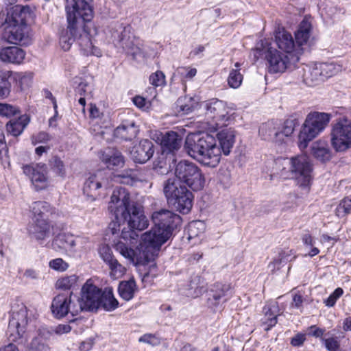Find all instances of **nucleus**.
<instances>
[{
	"label": "nucleus",
	"mask_w": 351,
	"mask_h": 351,
	"mask_svg": "<svg viewBox=\"0 0 351 351\" xmlns=\"http://www.w3.org/2000/svg\"><path fill=\"white\" fill-rule=\"evenodd\" d=\"M45 333H49L45 330H39L38 336L35 337L31 341L29 347V351H50V348L46 343Z\"/></svg>",
	"instance_id": "ea45409f"
},
{
	"label": "nucleus",
	"mask_w": 351,
	"mask_h": 351,
	"mask_svg": "<svg viewBox=\"0 0 351 351\" xmlns=\"http://www.w3.org/2000/svg\"><path fill=\"white\" fill-rule=\"evenodd\" d=\"M29 121L30 117L27 114L21 115L17 119H12L6 125L7 131L11 135L18 136L22 134Z\"/></svg>",
	"instance_id": "473e14b6"
},
{
	"label": "nucleus",
	"mask_w": 351,
	"mask_h": 351,
	"mask_svg": "<svg viewBox=\"0 0 351 351\" xmlns=\"http://www.w3.org/2000/svg\"><path fill=\"white\" fill-rule=\"evenodd\" d=\"M11 84L6 73L0 71V99L6 98L10 93Z\"/></svg>",
	"instance_id": "5fc2aeb1"
},
{
	"label": "nucleus",
	"mask_w": 351,
	"mask_h": 351,
	"mask_svg": "<svg viewBox=\"0 0 351 351\" xmlns=\"http://www.w3.org/2000/svg\"><path fill=\"white\" fill-rule=\"evenodd\" d=\"M32 144L37 145L38 143H46L51 140L50 135L45 132H39L32 136Z\"/></svg>",
	"instance_id": "69168bd1"
},
{
	"label": "nucleus",
	"mask_w": 351,
	"mask_h": 351,
	"mask_svg": "<svg viewBox=\"0 0 351 351\" xmlns=\"http://www.w3.org/2000/svg\"><path fill=\"white\" fill-rule=\"evenodd\" d=\"M138 132V126L134 119L128 118L123 119L121 125L114 130V135L117 138L132 141L136 137Z\"/></svg>",
	"instance_id": "a878e982"
},
{
	"label": "nucleus",
	"mask_w": 351,
	"mask_h": 351,
	"mask_svg": "<svg viewBox=\"0 0 351 351\" xmlns=\"http://www.w3.org/2000/svg\"><path fill=\"white\" fill-rule=\"evenodd\" d=\"M50 165L53 171L61 177L66 175V169L62 160L58 157H53L50 161Z\"/></svg>",
	"instance_id": "6e6d98bb"
},
{
	"label": "nucleus",
	"mask_w": 351,
	"mask_h": 351,
	"mask_svg": "<svg viewBox=\"0 0 351 351\" xmlns=\"http://www.w3.org/2000/svg\"><path fill=\"white\" fill-rule=\"evenodd\" d=\"M38 314L33 309L27 308L23 303L12 306L8 328L9 339L18 343H25L36 326Z\"/></svg>",
	"instance_id": "f03ea898"
},
{
	"label": "nucleus",
	"mask_w": 351,
	"mask_h": 351,
	"mask_svg": "<svg viewBox=\"0 0 351 351\" xmlns=\"http://www.w3.org/2000/svg\"><path fill=\"white\" fill-rule=\"evenodd\" d=\"M121 222H126L128 225V229L123 228L121 230V238L128 241L130 245L137 242L138 235L136 230L142 231L149 226V221L144 214L143 207L134 203L123 219H120Z\"/></svg>",
	"instance_id": "423d86ee"
},
{
	"label": "nucleus",
	"mask_w": 351,
	"mask_h": 351,
	"mask_svg": "<svg viewBox=\"0 0 351 351\" xmlns=\"http://www.w3.org/2000/svg\"><path fill=\"white\" fill-rule=\"evenodd\" d=\"M163 191L168 203L177 211L182 214L189 213L193 195L186 186L180 184L176 178H169L164 184Z\"/></svg>",
	"instance_id": "39448f33"
},
{
	"label": "nucleus",
	"mask_w": 351,
	"mask_h": 351,
	"mask_svg": "<svg viewBox=\"0 0 351 351\" xmlns=\"http://www.w3.org/2000/svg\"><path fill=\"white\" fill-rule=\"evenodd\" d=\"M101 289L89 280L82 288L81 298H77V303L81 307V312L93 311L99 308Z\"/></svg>",
	"instance_id": "f3484780"
},
{
	"label": "nucleus",
	"mask_w": 351,
	"mask_h": 351,
	"mask_svg": "<svg viewBox=\"0 0 351 351\" xmlns=\"http://www.w3.org/2000/svg\"><path fill=\"white\" fill-rule=\"evenodd\" d=\"M154 152L153 143L149 140L143 139L133 147L130 154L135 162L145 163L152 157Z\"/></svg>",
	"instance_id": "b1692460"
},
{
	"label": "nucleus",
	"mask_w": 351,
	"mask_h": 351,
	"mask_svg": "<svg viewBox=\"0 0 351 351\" xmlns=\"http://www.w3.org/2000/svg\"><path fill=\"white\" fill-rule=\"evenodd\" d=\"M73 3L65 7L68 29L60 38V45L64 51L70 49L75 40L74 34L78 25L90 21L93 15L92 6L85 0H73Z\"/></svg>",
	"instance_id": "7ed1b4c3"
},
{
	"label": "nucleus",
	"mask_w": 351,
	"mask_h": 351,
	"mask_svg": "<svg viewBox=\"0 0 351 351\" xmlns=\"http://www.w3.org/2000/svg\"><path fill=\"white\" fill-rule=\"evenodd\" d=\"M303 81L309 86H315L324 80L319 63L306 65L302 69Z\"/></svg>",
	"instance_id": "cd10ccee"
},
{
	"label": "nucleus",
	"mask_w": 351,
	"mask_h": 351,
	"mask_svg": "<svg viewBox=\"0 0 351 351\" xmlns=\"http://www.w3.org/2000/svg\"><path fill=\"white\" fill-rule=\"evenodd\" d=\"M112 36L114 38V41H117L115 45L134 58L141 53L142 40L133 34L131 26L121 27L117 32L113 33Z\"/></svg>",
	"instance_id": "2eb2a0df"
},
{
	"label": "nucleus",
	"mask_w": 351,
	"mask_h": 351,
	"mask_svg": "<svg viewBox=\"0 0 351 351\" xmlns=\"http://www.w3.org/2000/svg\"><path fill=\"white\" fill-rule=\"evenodd\" d=\"M19 112L17 106L8 104L0 103V116L12 117Z\"/></svg>",
	"instance_id": "13d9d810"
},
{
	"label": "nucleus",
	"mask_w": 351,
	"mask_h": 351,
	"mask_svg": "<svg viewBox=\"0 0 351 351\" xmlns=\"http://www.w3.org/2000/svg\"><path fill=\"white\" fill-rule=\"evenodd\" d=\"M149 81L154 87L161 86L165 84V75L161 71H157L150 75Z\"/></svg>",
	"instance_id": "bf43d9fd"
},
{
	"label": "nucleus",
	"mask_w": 351,
	"mask_h": 351,
	"mask_svg": "<svg viewBox=\"0 0 351 351\" xmlns=\"http://www.w3.org/2000/svg\"><path fill=\"white\" fill-rule=\"evenodd\" d=\"M332 116L329 113L313 112L309 113L298 136V147L306 149L308 143L322 132L330 122Z\"/></svg>",
	"instance_id": "20e7f679"
},
{
	"label": "nucleus",
	"mask_w": 351,
	"mask_h": 351,
	"mask_svg": "<svg viewBox=\"0 0 351 351\" xmlns=\"http://www.w3.org/2000/svg\"><path fill=\"white\" fill-rule=\"evenodd\" d=\"M206 224L202 221H193L187 227L188 239L192 240L200 237L204 233Z\"/></svg>",
	"instance_id": "a18cd8bd"
},
{
	"label": "nucleus",
	"mask_w": 351,
	"mask_h": 351,
	"mask_svg": "<svg viewBox=\"0 0 351 351\" xmlns=\"http://www.w3.org/2000/svg\"><path fill=\"white\" fill-rule=\"evenodd\" d=\"M100 158L108 169L121 168L125 164L122 154L112 148H107L101 152Z\"/></svg>",
	"instance_id": "bb28decb"
},
{
	"label": "nucleus",
	"mask_w": 351,
	"mask_h": 351,
	"mask_svg": "<svg viewBox=\"0 0 351 351\" xmlns=\"http://www.w3.org/2000/svg\"><path fill=\"white\" fill-rule=\"evenodd\" d=\"M134 104L138 108L147 110L150 108L151 102L145 97L137 95L133 98Z\"/></svg>",
	"instance_id": "774afa93"
},
{
	"label": "nucleus",
	"mask_w": 351,
	"mask_h": 351,
	"mask_svg": "<svg viewBox=\"0 0 351 351\" xmlns=\"http://www.w3.org/2000/svg\"><path fill=\"white\" fill-rule=\"evenodd\" d=\"M99 253L102 260L106 264L109 263L110 262L115 259L114 256L112 255V250L108 245H101L99 247Z\"/></svg>",
	"instance_id": "0e129e2a"
},
{
	"label": "nucleus",
	"mask_w": 351,
	"mask_h": 351,
	"mask_svg": "<svg viewBox=\"0 0 351 351\" xmlns=\"http://www.w3.org/2000/svg\"><path fill=\"white\" fill-rule=\"evenodd\" d=\"M336 215L343 217L351 213V195L342 199L335 209Z\"/></svg>",
	"instance_id": "3c124183"
},
{
	"label": "nucleus",
	"mask_w": 351,
	"mask_h": 351,
	"mask_svg": "<svg viewBox=\"0 0 351 351\" xmlns=\"http://www.w3.org/2000/svg\"><path fill=\"white\" fill-rule=\"evenodd\" d=\"M110 269V276L114 279L122 277L125 272V268L115 258L112 261L107 264Z\"/></svg>",
	"instance_id": "603ef678"
},
{
	"label": "nucleus",
	"mask_w": 351,
	"mask_h": 351,
	"mask_svg": "<svg viewBox=\"0 0 351 351\" xmlns=\"http://www.w3.org/2000/svg\"><path fill=\"white\" fill-rule=\"evenodd\" d=\"M330 143L337 152H343L351 147V120L339 118L332 125Z\"/></svg>",
	"instance_id": "ddd939ff"
},
{
	"label": "nucleus",
	"mask_w": 351,
	"mask_h": 351,
	"mask_svg": "<svg viewBox=\"0 0 351 351\" xmlns=\"http://www.w3.org/2000/svg\"><path fill=\"white\" fill-rule=\"evenodd\" d=\"M343 293V290L341 288L338 287L328 296L327 299L324 301V303L328 307H332Z\"/></svg>",
	"instance_id": "e2e57ef3"
},
{
	"label": "nucleus",
	"mask_w": 351,
	"mask_h": 351,
	"mask_svg": "<svg viewBox=\"0 0 351 351\" xmlns=\"http://www.w3.org/2000/svg\"><path fill=\"white\" fill-rule=\"evenodd\" d=\"M11 16L13 21L27 25L34 18V12L28 5H16L11 8Z\"/></svg>",
	"instance_id": "2f4dec72"
},
{
	"label": "nucleus",
	"mask_w": 351,
	"mask_h": 351,
	"mask_svg": "<svg viewBox=\"0 0 351 351\" xmlns=\"http://www.w3.org/2000/svg\"><path fill=\"white\" fill-rule=\"evenodd\" d=\"M78 45L82 53L85 56H95L97 57L101 56V50L94 46L89 34L84 32L78 38Z\"/></svg>",
	"instance_id": "f704fd0d"
},
{
	"label": "nucleus",
	"mask_w": 351,
	"mask_h": 351,
	"mask_svg": "<svg viewBox=\"0 0 351 351\" xmlns=\"http://www.w3.org/2000/svg\"><path fill=\"white\" fill-rule=\"evenodd\" d=\"M138 291L136 281L134 278L119 282L118 292L119 296L125 301L131 300Z\"/></svg>",
	"instance_id": "c9c22d12"
},
{
	"label": "nucleus",
	"mask_w": 351,
	"mask_h": 351,
	"mask_svg": "<svg viewBox=\"0 0 351 351\" xmlns=\"http://www.w3.org/2000/svg\"><path fill=\"white\" fill-rule=\"evenodd\" d=\"M130 194L123 187H118L114 189L110 200L108 202V211L114 217L116 221L110 224L112 233L115 234L120 231V219L130 210Z\"/></svg>",
	"instance_id": "6e6552de"
},
{
	"label": "nucleus",
	"mask_w": 351,
	"mask_h": 351,
	"mask_svg": "<svg viewBox=\"0 0 351 351\" xmlns=\"http://www.w3.org/2000/svg\"><path fill=\"white\" fill-rule=\"evenodd\" d=\"M111 186L109 176L104 171L90 173L83 185V194L91 202L97 199L101 193Z\"/></svg>",
	"instance_id": "4468645a"
},
{
	"label": "nucleus",
	"mask_w": 351,
	"mask_h": 351,
	"mask_svg": "<svg viewBox=\"0 0 351 351\" xmlns=\"http://www.w3.org/2000/svg\"><path fill=\"white\" fill-rule=\"evenodd\" d=\"M275 40L278 48L285 54L291 57V61L298 62L299 56L302 53V47L298 46L291 34L284 29L276 32Z\"/></svg>",
	"instance_id": "a211bd4d"
},
{
	"label": "nucleus",
	"mask_w": 351,
	"mask_h": 351,
	"mask_svg": "<svg viewBox=\"0 0 351 351\" xmlns=\"http://www.w3.org/2000/svg\"><path fill=\"white\" fill-rule=\"evenodd\" d=\"M311 154L317 160L325 162L328 161L332 156L327 141L318 140L313 143L311 147Z\"/></svg>",
	"instance_id": "7c9ffc66"
},
{
	"label": "nucleus",
	"mask_w": 351,
	"mask_h": 351,
	"mask_svg": "<svg viewBox=\"0 0 351 351\" xmlns=\"http://www.w3.org/2000/svg\"><path fill=\"white\" fill-rule=\"evenodd\" d=\"M99 302H101L99 303V308L102 307L107 311H114L119 305V302L114 298L112 291H108L103 293L101 292Z\"/></svg>",
	"instance_id": "79ce46f5"
},
{
	"label": "nucleus",
	"mask_w": 351,
	"mask_h": 351,
	"mask_svg": "<svg viewBox=\"0 0 351 351\" xmlns=\"http://www.w3.org/2000/svg\"><path fill=\"white\" fill-rule=\"evenodd\" d=\"M217 137L221 152L226 156L229 155L235 143L234 130L232 128H223L217 134Z\"/></svg>",
	"instance_id": "c85d7f7f"
},
{
	"label": "nucleus",
	"mask_w": 351,
	"mask_h": 351,
	"mask_svg": "<svg viewBox=\"0 0 351 351\" xmlns=\"http://www.w3.org/2000/svg\"><path fill=\"white\" fill-rule=\"evenodd\" d=\"M29 237L43 244L51 236V225L49 220H32L27 228Z\"/></svg>",
	"instance_id": "5701e85b"
},
{
	"label": "nucleus",
	"mask_w": 351,
	"mask_h": 351,
	"mask_svg": "<svg viewBox=\"0 0 351 351\" xmlns=\"http://www.w3.org/2000/svg\"><path fill=\"white\" fill-rule=\"evenodd\" d=\"M171 237L169 232L154 226L149 230L141 236L139 250L147 261L154 259L158 254L162 245Z\"/></svg>",
	"instance_id": "0eeeda50"
},
{
	"label": "nucleus",
	"mask_w": 351,
	"mask_h": 351,
	"mask_svg": "<svg viewBox=\"0 0 351 351\" xmlns=\"http://www.w3.org/2000/svg\"><path fill=\"white\" fill-rule=\"evenodd\" d=\"M89 238L85 236H76L73 240V250L82 251L88 247Z\"/></svg>",
	"instance_id": "4d7b16f0"
},
{
	"label": "nucleus",
	"mask_w": 351,
	"mask_h": 351,
	"mask_svg": "<svg viewBox=\"0 0 351 351\" xmlns=\"http://www.w3.org/2000/svg\"><path fill=\"white\" fill-rule=\"evenodd\" d=\"M74 236L68 232H60L58 234L53 240V244L60 248L73 249Z\"/></svg>",
	"instance_id": "c03bdc74"
},
{
	"label": "nucleus",
	"mask_w": 351,
	"mask_h": 351,
	"mask_svg": "<svg viewBox=\"0 0 351 351\" xmlns=\"http://www.w3.org/2000/svg\"><path fill=\"white\" fill-rule=\"evenodd\" d=\"M77 280L78 277L76 275L66 276L57 280L56 287L62 290L71 289L77 285Z\"/></svg>",
	"instance_id": "8fccbe9b"
},
{
	"label": "nucleus",
	"mask_w": 351,
	"mask_h": 351,
	"mask_svg": "<svg viewBox=\"0 0 351 351\" xmlns=\"http://www.w3.org/2000/svg\"><path fill=\"white\" fill-rule=\"evenodd\" d=\"M27 25L12 22L5 27L4 36L10 43L28 45L30 42Z\"/></svg>",
	"instance_id": "4be33fe9"
},
{
	"label": "nucleus",
	"mask_w": 351,
	"mask_h": 351,
	"mask_svg": "<svg viewBox=\"0 0 351 351\" xmlns=\"http://www.w3.org/2000/svg\"><path fill=\"white\" fill-rule=\"evenodd\" d=\"M32 215V220H49V217L53 214L54 209L46 202H34L30 206Z\"/></svg>",
	"instance_id": "c756f323"
},
{
	"label": "nucleus",
	"mask_w": 351,
	"mask_h": 351,
	"mask_svg": "<svg viewBox=\"0 0 351 351\" xmlns=\"http://www.w3.org/2000/svg\"><path fill=\"white\" fill-rule=\"evenodd\" d=\"M295 258V256L292 250H282L268 265V268L271 272L274 273Z\"/></svg>",
	"instance_id": "72a5a7b5"
},
{
	"label": "nucleus",
	"mask_w": 351,
	"mask_h": 351,
	"mask_svg": "<svg viewBox=\"0 0 351 351\" xmlns=\"http://www.w3.org/2000/svg\"><path fill=\"white\" fill-rule=\"evenodd\" d=\"M312 25L304 19L300 24L298 31L295 34V43L298 46H302L307 43L311 33Z\"/></svg>",
	"instance_id": "58836bf2"
},
{
	"label": "nucleus",
	"mask_w": 351,
	"mask_h": 351,
	"mask_svg": "<svg viewBox=\"0 0 351 351\" xmlns=\"http://www.w3.org/2000/svg\"><path fill=\"white\" fill-rule=\"evenodd\" d=\"M114 247L125 258L129 260L134 259L135 252L131 247L128 246V244L119 241L114 244Z\"/></svg>",
	"instance_id": "864d4df0"
},
{
	"label": "nucleus",
	"mask_w": 351,
	"mask_h": 351,
	"mask_svg": "<svg viewBox=\"0 0 351 351\" xmlns=\"http://www.w3.org/2000/svg\"><path fill=\"white\" fill-rule=\"evenodd\" d=\"M175 176L180 184H185L193 191H200L204 186V176L202 170L192 162H179L175 168Z\"/></svg>",
	"instance_id": "1a4fd4ad"
},
{
	"label": "nucleus",
	"mask_w": 351,
	"mask_h": 351,
	"mask_svg": "<svg viewBox=\"0 0 351 351\" xmlns=\"http://www.w3.org/2000/svg\"><path fill=\"white\" fill-rule=\"evenodd\" d=\"M152 219L155 226L162 229L163 231L169 232L170 235H172L173 231L182 222V219L178 215L166 209L154 212Z\"/></svg>",
	"instance_id": "aec40b11"
},
{
	"label": "nucleus",
	"mask_w": 351,
	"mask_h": 351,
	"mask_svg": "<svg viewBox=\"0 0 351 351\" xmlns=\"http://www.w3.org/2000/svg\"><path fill=\"white\" fill-rule=\"evenodd\" d=\"M198 101L191 97H184L179 98L177 101V108L179 112L184 114H188L191 112L197 106Z\"/></svg>",
	"instance_id": "de8ad7c7"
},
{
	"label": "nucleus",
	"mask_w": 351,
	"mask_h": 351,
	"mask_svg": "<svg viewBox=\"0 0 351 351\" xmlns=\"http://www.w3.org/2000/svg\"><path fill=\"white\" fill-rule=\"evenodd\" d=\"M289 165L291 178L295 179L300 186H308L313 180V167L306 155H298L284 159Z\"/></svg>",
	"instance_id": "f8f14e48"
},
{
	"label": "nucleus",
	"mask_w": 351,
	"mask_h": 351,
	"mask_svg": "<svg viewBox=\"0 0 351 351\" xmlns=\"http://www.w3.org/2000/svg\"><path fill=\"white\" fill-rule=\"evenodd\" d=\"M49 266L50 268L56 271H64L68 269L69 264L62 258H57L50 261L49 263Z\"/></svg>",
	"instance_id": "680f3d73"
},
{
	"label": "nucleus",
	"mask_w": 351,
	"mask_h": 351,
	"mask_svg": "<svg viewBox=\"0 0 351 351\" xmlns=\"http://www.w3.org/2000/svg\"><path fill=\"white\" fill-rule=\"evenodd\" d=\"M160 144L169 152L178 150L182 144V138L177 132L169 131L162 135Z\"/></svg>",
	"instance_id": "e433bc0d"
},
{
	"label": "nucleus",
	"mask_w": 351,
	"mask_h": 351,
	"mask_svg": "<svg viewBox=\"0 0 351 351\" xmlns=\"http://www.w3.org/2000/svg\"><path fill=\"white\" fill-rule=\"evenodd\" d=\"M51 308L54 317L58 319L69 314L74 317L81 313V307L77 303V298L73 296L72 293L56 295L52 301Z\"/></svg>",
	"instance_id": "dca6fc26"
},
{
	"label": "nucleus",
	"mask_w": 351,
	"mask_h": 351,
	"mask_svg": "<svg viewBox=\"0 0 351 351\" xmlns=\"http://www.w3.org/2000/svg\"><path fill=\"white\" fill-rule=\"evenodd\" d=\"M277 309L278 306L276 303L267 304L264 306L263 312L265 315L262 319V324L265 326V330H269L277 324Z\"/></svg>",
	"instance_id": "4c0bfd02"
},
{
	"label": "nucleus",
	"mask_w": 351,
	"mask_h": 351,
	"mask_svg": "<svg viewBox=\"0 0 351 351\" xmlns=\"http://www.w3.org/2000/svg\"><path fill=\"white\" fill-rule=\"evenodd\" d=\"M206 116L209 120L208 124L212 130L228 125L232 120V109L225 102L213 99L205 104Z\"/></svg>",
	"instance_id": "9d476101"
},
{
	"label": "nucleus",
	"mask_w": 351,
	"mask_h": 351,
	"mask_svg": "<svg viewBox=\"0 0 351 351\" xmlns=\"http://www.w3.org/2000/svg\"><path fill=\"white\" fill-rule=\"evenodd\" d=\"M256 51L258 56H261L263 53H265L267 66L270 73H281L285 72L291 60V57L288 55L269 47L266 40H261L257 43Z\"/></svg>",
	"instance_id": "9b49d317"
},
{
	"label": "nucleus",
	"mask_w": 351,
	"mask_h": 351,
	"mask_svg": "<svg viewBox=\"0 0 351 351\" xmlns=\"http://www.w3.org/2000/svg\"><path fill=\"white\" fill-rule=\"evenodd\" d=\"M72 84L79 95H83L86 93L88 83L82 77H75L72 80Z\"/></svg>",
	"instance_id": "052dcab7"
},
{
	"label": "nucleus",
	"mask_w": 351,
	"mask_h": 351,
	"mask_svg": "<svg viewBox=\"0 0 351 351\" xmlns=\"http://www.w3.org/2000/svg\"><path fill=\"white\" fill-rule=\"evenodd\" d=\"M23 173L28 176L36 191L45 189L48 186L47 167L45 164L26 165L23 167Z\"/></svg>",
	"instance_id": "412c9836"
},
{
	"label": "nucleus",
	"mask_w": 351,
	"mask_h": 351,
	"mask_svg": "<svg viewBox=\"0 0 351 351\" xmlns=\"http://www.w3.org/2000/svg\"><path fill=\"white\" fill-rule=\"evenodd\" d=\"M324 79L332 77L342 70V65L332 62L319 63Z\"/></svg>",
	"instance_id": "09e8293b"
},
{
	"label": "nucleus",
	"mask_w": 351,
	"mask_h": 351,
	"mask_svg": "<svg viewBox=\"0 0 351 351\" xmlns=\"http://www.w3.org/2000/svg\"><path fill=\"white\" fill-rule=\"evenodd\" d=\"M231 296L230 285L216 282L211 285L208 290L207 304L209 308L216 309L226 302Z\"/></svg>",
	"instance_id": "6ab92c4d"
},
{
	"label": "nucleus",
	"mask_w": 351,
	"mask_h": 351,
	"mask_svg": "<svg viewBox=\"0 0 351 351\" xmlns=\"http://www.w3.org/2000/svg\"><path fill=\"white\" fill-rule=\"evenodd\" d=\"M189 287L187 295L193 298H197L205 291V282L199 276H195L192 278Z\"/></svg>",
	"instance_id": "37998d69"
},
{
	"label": "nucleus",
	"mask_w": 351,
	"mask_h": 351,
	"mask_svg": "<svg viewBox=\"0 0 351 351\" xmlns=\"http://www.w3.org/2000/svg\"><path fill=\"white\" fill-rule=\"evenodd\" d=\"M278 126L279 123L273 121L263 123L259 128V134L264 140L272 141Z\"/></svg>",
	"instance_id": "a19ab883"
},
{
	"label": "nucleus",
	"mask_w": 351,
	"mask_h": 351,
	"mask_svg": "<svg viewBox=\"0 0 351 351\" xmlns=\"http://www.w3.org/2000/svg\"><path fill=\"white\" fill-rule=\"evenodd\" d=\"M184 149L191 158L208 167H216L221 158V151L216 139L205 133H192L187 135Z\"/></svg>",
	"instance_id": "f257e3e1"
},
{
	"label": "nucleus",
	"mask_w": 351,
	"mask_h": 351,
	"mask_svg": "<svg viewBox=\"0 0 351 351\" xmlns=\"http://www.w3.org/2000/svg\"><path fill=\"white\" fill-rule=\"evenodd\" d=\"M25 56V51L19 47H0V62L5 64H21Z\"/></svg>",
	"instance_id": "393cba45"
},
{
	"label": "nucleus",
	"mask_w": 351,
	"mask_h": 351,
	"mask_svg": "<svg viewBox=\"0 0 351 351\" xmlns=\"http://www.w3.org/2000/svg\"><path fill=\"white\" fill-rule=\"evenodd\" d=\"M234 68L231 69L227 82L230 87L232 88H238L243 82V75L240 72L241 64L236 62Z\"/></svg>",
	"instance_id": "49530a36"
},
{
	"label": "nucleus",
	"mask_w": 351,
	"mask_h": 351,
	"mask_svg": "<svg viewBox=\"0 0 351 351\" xmlns=\"http://www.w3.org/2000/svg\"><path fill=\"white\" fill-rule=\"evenodd\" d=\"M323 342L324 343V346L326 348L328 351H338L340 347V343L337 337H329V338H322Z\"/></svg>",
	"instance_id": "338daca9"
}]
</instances>
